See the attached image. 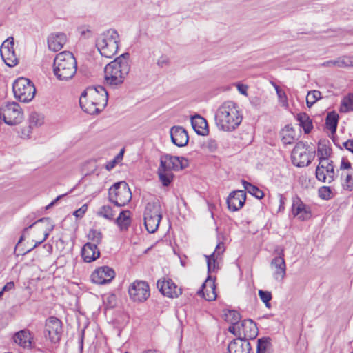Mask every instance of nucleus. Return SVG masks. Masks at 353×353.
Wrapping results in <instances>:
<instances>
[{"instance_id": "nucleus-1", "label": "nucleus", "mask_w": 353, "mask_h": 353, "mask_svg": "<svg viewBox=\"0 0 353 353\" xmlns=\"http://www.w3.org/2000/svg\"><path fill=\"white\" fill-rule=\"evenodd\" d=\"M108 99V94L103 87H90L82 92L79 104L84 112L94 114L99 113L105 108Z\"/></svg>"}, {"instance_id": "nucleus-2", "label": "nucleus", "mask_w": 353, "mask_h": 353, "mask_svg": "<svg viewBox=\"0 0 353 353\" xmlns=\"http://www.w3.org/2000/svg\"><path fill=\"white\" fill-rule=\"evenodd\" d=\"M242 119L239 107L232 101L224 102L215 114L217 128L225 132L234 130L241 124Z\"/></svg>"}, {"instance_id": "nucleus-3", "label": "nucleus", "mask_w": 353, "mask_h": 353, "mask_svg": "<svg viewBox=\"0 0 353 353\" xmlns=\"http://www.w3.org/2000/svg\"><path fill=\"white\" fill-rule=\"evenodd\" d=\"M128 59L129 54L125 53L106 65L104 79L107 85L116 87L123 83L130 69Z\"/></svg>"}, {"instance_id": "nucleus-4", "label": "nucleus", "mask_w": 353, "mask_h": 353, "mask_svg": "<svg viewBox=\"0 0 353 353\" xmlns=\"http://www.w3.org/2000/svg\"><path fill=\"white\" fill-rule=\"evenodd\" d=\"M77 63L72 53L69 51H63L54 58L53 72L59 81H68L74 76L77 72Z\"/></svg>"}, {"instance_id": "nucleus-5", "label": "nucleus", "mask_w": 353, "mask_h": 353, "mask_svg": "<svg viewBox=\"0 0 353 353\" xmlns=\"http://www.w3.org/2000/svg\"><path fill=\"white\" fill-rule=\"evenodd\" d=\"M119 43L120 37L117 31L108 29L99 36L96 46L103 57L111 58L117 52Z\"/></svg>"}, {"instance_id": "nucleus-6", "label": "nucleus", "mask_w": 353, "mask_h": 353, "mask_svg": "<svg viewBox=\"0 0 353 353\" xmlns=\"http://www.w3.org/2000/svg\"><path fill=\"white\" fill-rule=\"evenodd\" d=\"M54 228V225L49 218L40 219L34 222L32 225L23 229L17 246H18V245L25 239L26 236L30 234V230H32V228H34L37 232L42 233V237L39 239H32V241L35 242L34 245L31 248L27 250L23 254L31 252L33 249L46 241L50 233L53 230Z\"/></svg>"}, {"instance_id": "nucleus-7", "label": "nucleus", "mask_w": 353, "mask_h": 353, "mask_svg": "<svg viewBox=\"0 0 353 353\" xmlns=\"http://www.w3.org/2000/svg\"><path fill=\"white\" fill-rule=\"evenodd\" d=\"M143 217L146 230L150 233H154L158 229L162 219L161 206L157 199L147 203Z\"/></svg>"}, {"instance_id": "nucleus-8", "label": "nucleus", "mask_w": 353, "mask_h": 353, "mask_svg": "<svg viewBox=\"0 0 353 353\" xmlns=\"http://www.w3.org/2000/svg\"><path fill=\"white\" fill-rule=\"evenodd\" d=\"M110 202L117 206H124L132 199V192L125 181L115 183L108 190Z\"/></svg>"}, {"instance_id": "nucleus-9", "label": "nucleus", "mask_w": 353, "mask_h": 353, "mask_svg": "<svg viewBox=\"0 0 353 353\" xmlns=\"http://www.w3.org/2000/svg\"><path fill=\"white\" fill-rule=\"evenodd\" d=\"M13 92L16 99L21 102H29L34 97L36 89L26 78H19L13 83Z\"/></svg>"}, {"instance_id": "nucleus-10", "label": "nucleus", "mask_w": 353, "mask_h": 353, "mask_svg": "<svg viewBox=\"0 0 353 353\" xmlns=\"http://www.w3.org/2000/svg\"><path fill=\"white\" fill-rule=\"evenodd\" d=\"M9 125L20 123L23 119V114L20 105L16 102L8 103L0 108V119Z\"/></svg>"}, {"instance_id": "nucleus-11", "label": "nucleus", "mask_w": 353, "mask_h": 353, "mask_svg": "<svg viewBox=\"0 0 353 353\" xmlns=\"http://www.w3.org/2000/svg\"><path fill=\"white\" fill-rule=\"evenodd\" d=\"M314 158V151L309 150L307 144L302 141L297 143L292 152V161L297 167L308 165Z\"/></svg>"}, {"instance_id": "nucleus-12", "label": "nucleus", "mask_w": 353, "mask_h": 353, "mask_svg": "<svg viewBox=\"0 0 353 353\" xmlns=\"http://www.w3.org/2000/svg\"><path fill=\"white\" fill-rule=\"evenodd\" d=\"M45 337L48 338L51 343H58L61 337L63 329L61 321L54 316H51L46 322Z\"/></svg>"}, {"instance_id": "nucleus-13", "label": "nucleus", "mask_w": 353, "mask_h": 353, "mask_svg": "<svg viewBox=\"0 0 353 353\" xmlns=\"http://www.w3.org/2000/svg\"><path fill=\"white\" fill-rule=\"evenodd\" d=\"M336 176H339L345 190H353V165L346 159H343Z\"/></svg>"}, {"instance_id": "nucleus-14", "label": "nucleus", "mask_w": 353, "mask_h": 353, "mask_svg": "<svg viewBox=\"0 0 353 353\" xmlns=\"http://www.w3.org/2000/svg\"><path fill=\"white\" fill-rule=\"evenodd\" d=\"M278 256L273 258L270 262V267L272 271L274 279L278 281H282L286 274V265L284 259V250L281 248L279 251L276 249Z\"/></svg>"}, {"instance_id": "nucleus-15", "label": "nucleus", "mask_w": 353, "mask_h": 353, "mask_svg": "<svg viewBox=\"0 0 353 353\" xmlns=\"http://www.w3.org/2000/svg\"><path fill=\"white\" fill-rule=\"evenodd\" d=\"M128 292L134 301L143 302L150 296L149 285L145 281H136L130 285Z\"/></svg>"}, {"instance_id": "nucleus-16", "label": "nucleus", "mask_w": 353, "mask_h": 353, "mask_svg": "<svg viewBox=\"0 0 353 353\" xmlns=\"http://www.w3.org/2000/svg\"><path fill=\"white\" fill-rule=\"evenodd\" d=\"M0 53L5 63L9 67H13L17 64L18 59L14 50L13 37L3 41L0 48Z\"/></svg>"}, {"instance_id": "nucleus-17", "label": "nucleus", "mask_w": 353, "mask_h": 353, "mask_svg": "<svg viewBox=\"0 0 353 353\" xmlns=\"http://www.w3.org/2000/svg\"><path fill=\"white\" fill-rule=\"evenodd\" d=\"M335 175L332 161L319 162L316 169V177L319 181L330 183L334 180Z\"/></svg>"}, {"instance_id": "nucleus-18", "label": "nucleus", "mask_w": 353, "mask_h": 353, "mask_svg": "<svg viewBox=\"0 0 353 353\" xmlns=\"http://www.w3.org/2000/svg\"><path fill=\"white\" fill-rule=\"evenodd\" d=\"M160 165L170 170H182L188 166V161L184 157L164 154L161 157Z\"/></svg>"}, {"instance_id": "nucleus-19", "label": "nucleus", "mask_w": 353, "mask_h": 353, "mask_svg": "<svg viewBox=\"0 0 353 353\" xmlns=\"http://www.w3.org/2000/svg\"><path fill=\"white\" fill-rule=\"evenodd\" d=\"M115 276L114 270L108 266H102L95 270L91 274L93 283L103 285L110 283Z\"/></svg>"}, {"instance_id": "nucleus-20", "label": "nucleus", "mask_w": 353, "mask_h": 353, "mask_svg": "<svg viewBox=\"0 0 353 353\" xmlns=\"http://www.w3.org/2000/svg\"><path fill=\"white\" fill-rule=\"evenodd\" d=\"M157 286L161 293L170 298L178 297L181 294V289L171 279L159 280Z\"/></svg>"}, {"instance_id": "nucleus-21", "label": "nucleus", "mask_w": 353, "mask_h": 353, "mask_svg": "<svg viewBox=\"0 0 353 353\" xmlns=\"http://www.w3.org/2000/svg\"><path fill=\"white\" fill-rule=\"evenodd\" d=\"M246 193L244 190H236L231 192L227 199L230 210L235 212L241 209L245 203Z\"/></svg>"}, {"instance_id": "nucleus-22", "label": "nucleus", "mask_w": 353, "mask_h": 353, "mask_svg": "<svg viewBox=\"0 0 353 353\" xmlns=\"http://www.w3.org/2000/svg\"><path fill=\"white\" fill-rule=\"evenodd\" d=\"M172 143L178 147L186 145L189 137L186 130L181 126H173L170 131Z\"/></svg>"}, {"instance_id": "nucleus-23", "label": "nucleus", "mask_w": 353, "mask_h": 353, "mask_svg": "<svg viewBox=\"0 0 353 353\" xmlns=\"http://www.w3.org/2000/svg\"><path fill=\"white\" fill-rule=\"evenodd\" d=\"M228 353H253L248 340L239 337L232 341L228 345Z\"/></svg>"}, {"instance_id": "nucleus-24", "label": "nucleus", "mask_w": 353, "mask_h": 353, "mask_svg": "<svg viewBox=\"0 0 353 353\" xmlns=\"http://www.w3.org/2000/svg\"><path fill=\"white\" fill-rule=\"evenodd\" d=\"M199 294L202 296L206 301H214L217 296L216 293V285L214 280L211 276H208L202 288L198 292Z\"/></svg>"}, {"instance_id": "nucleus-25", "label": "nucleus", "mask_w": 353, "mask_h": 353, "mask_svg": "<svg viewBox=\"0 0 353 353\" xmlns=\"http://www.w3.org/2000/svg\"><path fill=\"white\" fill-rule=\"evenodd\" d=\"M67 41V36L62 32L50 34L48 37V48L54 52L59 51Z\"/></svg>"}, {"instance_id": "nucleus-26", "label": "nucleus", "mask_w": 353, "mask_h": 353, "mask_svg": "<svg viewBox=\"0 0 353 353\" xmlns=\"http://www.w3.org/2000/svg\"><path fill=\"white\" fill-rule=\"evenodd\" d=\"M225 246L223 243H219L214 250V252L209 255H205L207 260L208 271L209 273L215 272L219 269V263L217 262L219 256L224 252Z\"/></svg>"}, {"instance_id": "nucleus-27", "label": "nucleus", "mask_w": 353, "mask_h": 353, "mask_svg": "<svg viewBox=\"0 0 353 353\" xmlns=\"http://www.w3.org/2000/svg\"><path fill=\"white\" fill-rule=\"evenodd\" d=\"M81 256L84 261L90 263L99 257L100 252L97 245L88 242L82 248Z\"/></svg>"}, {"instance_id": "nucleus-28", "label": "nucleus", "mask_w": 353, "mask_h": 353, "mask_svg": "<svg viewBox=\"0 0 353 353\" xmlns=\"http://www.w3.org/2000/svg\"><path fill=\"white\" fill-rule=\"evenodd\" d=\"M292 214L301 220L307 219L310 216L308 208L299 197L293 199Z\"/></svg>"}, {"instance_id": "nucleus-29", "label": "nucleus", "mask_w": 353, "mask_h": 353, "mask_svg": "<svg viewBox=\"0 0 353 353\" xmlns=\"http://www.w3.org/2000/svg\"><path fill=\"white\" fill-rule=\"evenodd\" d=\"M191 124L194 131L200 135L208 134V126L206 120L199 114L191 117Z\"/></svg>"}, {"instance_id": "nucleus-30", "label": "nucleus", "mask_w": 353, "mask_h": 353, "mask_svg": "<svg viewBox=\"0 0 353 353\" xmlns=\"http://www.w3.org/2000/svg\"><path fill=\"white\" fill-rule=\"evenodd\" d=\"M241 327L244 335V339H254L258 334L256 325L251 319L244 320L241 323Z\"/></svg>"}, {"instance_id": "nucleus-31", "label": "nucleus", "mask_w": 353, "mask_h": 353, "mask_svg": "<svg viewBox=\"0 0 353 353\" xmlns=\"http://www.w3.org/2000/svg\"><path fill=\"white\" fill-rule=\"evenodd\" d=\"M13 339L14 343L24 348H30L32 346V337L28 330L18 332L14 335Z\"/></svg>"}, {"instance_id": "nucleus-32", "label": "nucleus", "mask_w": 353, "mask_h": 353, "mask_svg": "<svg viewBox=\"0 0 353 353\" xmlns=\"http://www.w3.org/2000/svg\"><path fill=\"white\" fill-rule=\"evenodd\" d=\"M281 141L285 145L292 144L296 139L295 130L290 125H285L280 132Z\"/></svg>"}, {"instance_id": "nucleus-33", "label": "nucleus", "mask_w": 353, "mask_h": 353, "mask_svg": "<svg viewBox=\"0 0 353 353\" xmlns=\"http://www.w3.org/2000/svg\"><path fill=\"white\" fill-rule=\"evenodd\" d=\"M157 172L159 181L161 182L162 185L163 186H168L174 178V174L172 170L160 165L158 168Z\"/></svg>"}, {"instance_id": "nucleus-34", "label": "nucleus", "mask_w": 353, "mask_h": 353, "mask_svg": "<svg viewBox=\"0 0 353 353\" xmlns=\"http://www.w3.org/2000/svg\"><path fill=\"white\" fill-rule=\"evenodd\" d=\"M323 65L327 67H347L353 66V57H343L336 60L328 61L323 63Z\"/></svg>"}, {"instance_id": "nucleus-35", "label": "nucleus", "mask_w": 353, "mask_h": 353, "mask_svg": "<svg viewBox=\"0 0 353 353\" xmlns=\"http://www.w3.org/2000/svg\"><path fill=\"white\" fill-rule=\"evenodd\" d=\"M297 120L299 122V125L303 128L305 133L308 134L310 132L313 125L311 119L306 113L301 112L298 114Z\"/></svg>"}, {"instance_id": "nucleus-36", "label": "nucleus", "mask_w": 353, "mask_h": 353, "mask_svg": "<svg viewBox=\"0 0 353 353\" xmlns=\"http://www.w3.org/2000/svg\"><path fill=\"white\" fill-rule=\"evenodd\" d=\"M130 212L129 210L122 211L116 219V223L121 230H126L130 225Z\"/></svg>"}, {"instance_id": "nucleus-37", "label": "nucleus", "mask_w": 353, "mask_h": 353, "mask_svg": "<svg viewBox=\"0 0 353 353\" xmlns=\"http://www.w3.org/2000/svg\"><path fill=\"white\" fill-rule=\"evenodd\" d=\"M339 111L343 113L353 112V94H349L343 98Z\"/></svg>"}, {"instance_id": "nucleus-38", "label": "nucleus", "mask_w": 353, "mask_h": 353, "mask_svg": "<svg viewBox=\"0 0 353 353\" xmlns=\"http://www.w3.org/2000/svg\"><path fill=\"white\" fill-rule=\"evenodd\" d=\"M339 116L335 112L328 113L326 117L325 125L326 128L330 130L332 133L336 130Z\"/></svg>"}, {"instance_id": "nucleus-39", "label": "nucleus", "mask_w": 353, "mask_h": 353, "mask_svg": "<svg viewBox=\"0 0 353 353\" xmlns=\"http://www.w3.org/2000/svg\"><path fill=\"white\" fill-rule=\"evenodd\" d=\"M242 183L245 190L256 198L262 199L264 196L263 191L259 190L256 186L244 180L242 181Z\"/></svg>"}, {"instance_id": "nucleus-40", "label": "nucleus", "mask_w": 353, "mask_h": 353, "mask_svg": "<svg viewBox=\"0 0 353 353\" xmlns=\"http://www.w3.org/2000/svg\"><path fill=\"white\" fill-rule=\"evenodd\" d=\"M331 154V149L325 144H319L318 146V157L319 162L322 161H330L329 157Z\"/></svg>"}, {"instance_id": "nucleus-41", "label": "nucleus", "mask_w": 353, "mask_h": 353, "mask_svg": "<svg viewBox=\"0 0 353 353\" xmlns=\"http://www.w3.org/2000/svg\"><path fill=\"white\" fill-rule=\"evenodd\" d=\"M321 99V92L319 90H312L308 92L306 97L307 105L312 107L318 100Z\"/></svg>"}, {"instance_id": "nucleus-42", "label": "nucleus", "mask_w": 353, "mask_h": 353, "mask_svg": "<svg viewBox=\"0 0 353 353\" xmlns=\"http://www.w3.org/2000/svg\"><path fill=\"white\" fill-rule=\"evenodd\" d=\"M270 345V340L268 338L258 339L256 353H268Z\"/></svg>"}, {"instance_id": "nucleus-43", "label": "nucleus", "mask_w": 353, "mask_h": 353, "mask_svg": "<svg viewBox=\"0 0 353 353\" xmlns=\"http://www.w3.org/2000/svg\"><path fill=\"white\" fill-rule=\"evenodd\" d=\"M98 215L107 219H112L114 214L110 205L102 206L97 212Z\"/></svg>"}, {"instance_id": "nucleus-44", "label": "nucleus", "mask_w": 353, "mask_h": 353, "mask_svg": "<svg viewBox=\"0 0 353 353\" xmlns=\"http://www.w3.org/2000/svg\"><path fill=\"white\" fill-rule=\"evenodd\" d=\"M88 237L89 240L92 241V243H94L97 245L101 242L102 234L101 232L94 229H91L88 232Z\"/></svg>"}, {"instance_id": "nucleus-45", "label": "nucleus", "mask_w": 353, "mask_h": 353, "mask_svg": "<svg viewBox=\"0 0 353 353\" xmlns=\"http://www.w3.org/2000/svg\"><path fill=\"white\" fill-rule=\"evenodd\" d=\"M78 32L81 37L89 39L92 37L93 32L91 27L88 25H82L78 28Z\"/></svg>"}, {"instance_id": "nucleus-46", "label": "nucleus", "mask_w": 353, "mask_h": 353, "mask_svg": "<svg viewBox=\"0 0 353 353\" xmlns=\"http://www.w3.org/2000/svg\"><path fill=\"white\" fill-rule=\"evenodd\" d=\"M319 196L323 200H329L333 197V193L330 187L323 186L319 189Z\"/></svg>"}, {"instance_id": "nucleus-47", "label": "nucleus", "mask_w": 353, "mask_h": 353, "mask_svg": "<svg viewBox=\"0 0 353 353\" xmlns=\"http://www.w3.org/2000/svg\"><path fill=\"white\" fill-rule=\"evenodd\" d=\"M259 296L268 308L270 307V301L272 299V294L269 291L259 290Z\"/></svg>"}, {"instance_id": "nucleus-48", "label": "nucleus", "mask_w": 353, "mask_h": 353, "mask_svg": "<svg viewBox=\"0 0 353 353\" xmlns=\"http://www.w3.org/2000/svg\"><path fill=\"white\" fill-rule=\"evenodd\" d=\"M30 128L32 126L41 125L43 123V119L41 116L37 113H32L30 117Z\"/></svg>"}, {"instance_id": "nucleus-49", "label": "nucleus", "mask_w": 353, "mask_h": 353, "mask_svg": "<svg viewBox=\"0 0 353 353\" xmlns=\"http://www.w3.org/2000/svg\"><path fill=\"white\" fill-rule=\"evenodd\" d=\"M273 85L276 90L279 101L282 103L283 105H286L288 103V97L286 96L285 91L281 89L276 84H273Z\"/></svg>"}, {"instance_id": "nucleus-50", "label": "nucleus", "mask_w": 353, "mask_h": 353, "mask_svg": "<svg viewBox=\"0 0 353 353\" xmlns=\"http://www.w3.org/2000/svg\"><path fill=\"white\" fill-rule=\"evenodd\" d=\"M228 321L230 322V323H239L241 316L239 312L234 310H231L228 312V314H227Z\"/></svg>"}, {"instance_id": "nucleus-51", "label": "nucleus", "mask_w": 353, "mask_h": 353, "mask_svg": "<svg viewBox=\"0 0 353 353\" xmlns=\"http://www.w3.org/2000/svg\"><path fill=\"white\" fill-rule=\"evenodd\" d=\"M157 64L160 68L167 67L170 65V59L168 57L163 55L158 59Z\"/></svg>"}, {"instance_id": "nucleus-52", "label": "nucleus", "mask_w": 353, "mask_h": 353, "mask_svg": "<svg viewBox=\"0 0 353 353\" xmlns=\"http://www.w3.org/2000/svg\"><path fill=\"white\" fill-rule=\"evenodd\" d=\"M241 325L237 323H231V325L228 328V331L234 335H241Z\"/></svg>"}, {"instance_id": "nucleus-53", "label": "nucleus", "mask_w": 353, "mask_h": 353, "mask_svg": "<svg viewBox=\"0 0 353 353\" xmlns=\"http://www.w3.org/2000/svg\"><path fill=\"white\" fill-rule=\"evenodd\" d=\"M87 209H88L87 205H83L79 209L75 210L73 214L77 218L82 217L83 216V214H85V212H86Z\"/></svg>"}, {"instance_id": "nucleus-54", "label": "nucleus", "mask_w": 353, "mask_h": 353, "mask_svg": "<svg viewBox=\"0 0 353 353\" xmlns=\"http://www.w3.org/2000/svg\"><path fill=\"white\" fill-rule=\"evenodd\" d=\"M343 146L348 151L353 153V139L347 140L343 143Z\"/></svg>"}, {"instance_id": "nucleus-55", "label": "nucleus", "mask_w": 353, "mask_h": 353, "mask_svg": "<svg viewBox=\"0 0 353 353\" xmlns=\"http://www.w3.org/2000/svg\"><path fill=\"white\" fill-rule=\"evenodd\" d=\"M236 88L241 94L247 96L248 86L246 85L238 83Z\"/></svg>"}, {"instance_id": "nucleus-56", "label": "nucleus", "mask_w": 353, "mask_h": 353, "mask_svg": "<svg viewBox=\"0 0 353 353\" xmlns=\"http://www.w3.org/2000/svg\"><path fill=\"white\" fill-rule=\"evenodd\" d=\"M14 288V283L13 282L7 283L3 288V291L6 292L12 290Z\"/></svg>"}, {"instance_id": "nucleus-57", "label": "nucleus", "mask_w": 353, "mask_h": 353, "mask_svg": "<svg viewBox=\"0 0 353 353\" xmlns=\"http://www.w3.org/2000/svg\"><path fill=\"white\" fill-rule=\"evenodd\" d=\"M32 229H33L32 234V239H41L42 237V233L39 232H37L34 228H32Z\"/></svg>"}, {"instance_id": "nucleus-58", "label": "nucleus", "mask_w": 353, "mask_h": 353, "mask_svg": "<svg viewBox=\"0 0 353 353\" xmlns=\"http://www.w3.org/2000/svg\"><path fill=\"white\" fill-rule=\"evenodd\" d=\"M116 163H117V161H116V159H114L112 161L109 162L106 165L105 168L108 170H110L115 166Z\"/></svg>"}, {"instance_id": "nucleus-59", "label": "nucleus", "mask_w": 353, "mask_h": 353, "mask_svg": "<svg viewBox=\"0 0 353 353\" xmlns=\"http://www.w3.org/2000/svg\"><path fill=\"white\" fill-rule=\"evenodd\" d=\"M64 196V195H60V196H57V197L55 199V200H54V201H53L52 203H50L48 205V206L47 207V208H50V207H51V206L54 205L55 204V203H56L58 200H59V199H60L62 196Z\"/></svg>"}, {"instance_id": "nucleus-60", "label": "nucleus", "mask_w": 353, "mask_h": 353, "mask_svg": "<svg viewBox=\"0 0 353 353\" xmlns=\"http://www.w3.org/2000/svg\"><path fill=\"white\" fill-rule=\"evenodd\" d=\"M123 153H124V149H122L120 151V152L119 153V154L115 157L116 161H117L119 159H121L123 158Z\"/></svg>"}, {"instance_id": "nucleus-61", "label": "nucleus", "mask_w": 353, "mask_h": 353, "mask_svg": "<svg viewBox=\"0 0 353 353\" xmlns=\"http://www.w3.org/2000/svg\"><path fill=\"white\" fill-rule=\"evenodd\" d=\"M209 147L210 148L211 150H213L214 149H215L216 148V145L214 141H212L210 143Z\"/></svg>"}, {"instance_id": "nucleus-62", "label": "nucleus", "mask_w": 353, "mask_h": 353, "mask_svg": "<svg viewBox=\"0 0 353 353\" xmlns=\"http://www.w3.org/2000/svg\"><path fill=\"white\" fill-rule=\"evenodd\" d=\"M3 292H4V291H3V290H1V291H0V298L3 296Z\"/></svg>"}]
</instances>
